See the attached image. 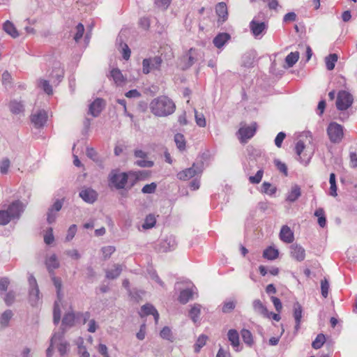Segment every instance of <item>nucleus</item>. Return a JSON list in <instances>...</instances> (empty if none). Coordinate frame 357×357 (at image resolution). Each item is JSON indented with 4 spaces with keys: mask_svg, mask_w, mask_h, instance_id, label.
Listing matches in <instances>:
<instances>
[{
    "mask_svg": "<svg viewBox=\"0 0 357 357\" xmlns=\"http://www.w3.org/2000/svg\"><path fill=\"white\" fill-rule=\"evenodd\" d=\"M174 102L165 96H158L150 103L151 112L157 116H167L175 110Z\"/></svg>",
    "mask_w": 357,
    "mask_h": 357,
    "instance_id": "obj_1",
    "label": "nucleus"
},
{
    "mask_svg": "<svg viewBox=\"0 0 357 357\" xmlns=\"http://www.w3.org/2000/svg\"><path fill=\"white\" fill-rule=\"evenodd\" d=\"M128 181V174L121 173L118 170H112L109 176V184L116 189H123L125 188Z\"/></svg>",
    "mask_w": 357,
    "mask_h": 357,
    "instance_id": "obj_2",
    "label": "nucleus"
},
{
    "mask_svg": "<svg viewBox=\"0 0 357 357\" xmlns=\"http://www.w3.org/2000/svg\"><path fill=\"white\" fill-rule=\"evenodd\" d=\"M327 134L331 142L339 143L343 138V128L335 122L331 123L327 128Z\"/></svg>",
    "mask_w": 357,
    "mask_h": 357,
    "instance_id": "obj_3",
    "label": "nucleus"
},
{
    "mask_svg": "<svg viewBox=\"0 0 357 357\" xmlns=\"http://www.w3.org/2000/svg\"><path fill=\"white\" fill-rule=\"evenodd\" d=\"M353 102L352 96L347 91H340L337 97L336 106L339 110H346Z\"/></svg>",
    "mask_w": 357,
    "mask_h": 357,
    "instance_id": "obj_4",
    "label": "nucleus"
},
{
    "mask_svg": "<svg viewBox=\"0 0 357 357\" xmlns=\"http://www.w3.org/2000/svg\"><path fill=\"white\" fill-rule=\"evenodd\" d=\"M200 172H201V170L194 163L191 167L187 168L184 170L179 172L177 174V177L179 180L188 181V180L193 178L194 176H195L197 174H199Z\"/></svg>",
    "mask_w": 357,
    "mask_h": 357,
    "instance_id": "obj_5",
    "label": "nucleus"
},
{
    "mask_svg": "<svg viewBox=\"0 0 357 357\" xmlns=\"http://www.w3.org/2000/svg\"><path fill=\"white\" fill-rule=\"evenodd\" d=\"M47 120V114L45 110H39L31 116V121L36 128L44 126Z\"/></svg>",
    "mask_w": 357,
    "mask_h": 357,
    "instance_id": "obj_6",
    "label": "nucleus"
},
{
    "mask_svg": "<svg viewBox=\"0 0 357 357\" xmlns=\"http://www.w3.org/2000/svg\"><path fill=\"white\" fill-rule=\"evenodd\" d=\"M257 130V123H254L250 126H243L238 130V134L242 142H245L247 139L254 136Z\"/></svg>",
    "mask_w": 357,
    "mask_h": 357,
    "instance_id": "obj_7",
    "label": "nucleus"
},
{
    "mask_svg": "<svg viewBox=\"0 0 357 357\" xmlns=\"http://www.w3.org/2000/svg\"><path fill=\"white\" fill-rule=\"evenodd\" d=\"M23 210L24 206L22 203L20 201L17 200L10 204L6 211L8 212L10 217L13 219L18 218Z\"/></svg>",
    "mask_w": 357,
    "mask_h": 357,
    "instance_id": "obj_8",
    "label": "nucleus"
},
{
    "mask_svg": "<svg viewBox=\"0 0 357 357\" xmlns=\"http://www.w3.org/2000/svg\"><path fill=\"white\" fill-rule=\"evenodd\" d=\"M268 25L264 22H258L252 20L250 23V29L252 33L255 37L261 35L265 30H266Z\"/></svg>",
    "mask_w": 357,
    "mask_h": 357,
    "instance_id": "obj_9",
    "label": "nucleus"
},
{
    "mask_svg": "<svg viewBox=\"0 0 357 357\" xmlns=\"http://www.w3.org/2000/svg\"><path fill=\"white\" fill-rule=\"evenodd\" d=\"M290 255L298 261H302L305 258V250L300 245L294 244L290 247Z\"/></svg>",
    "mask_w": 357,
    "mask_h": 357,
    "instance_id": "obj_10",
    "label": "nucleus"
},
{
    "mask_svg": "<svg viewBox=\"0 0 357 357\" xmlns=\"http://www.w3.org/2000/svg\"><path fill=\"white\" fill-rule=\"evenodd\" d=\"M104 107V101L101 98H96L90 105L89 112L93 116H98Z\"/></svg>",
    "mask_w": 357,
    "mask_h": 357,
    "instance_id": "obj_11",
    "label": "nucleus"
},
{
    "mask_svg": "<svg viewBox=\"0 0 357 357\" xmlns=\"http://www.w3.org/2000/svg\"><path fill=\"white\" fill-rule=\"evenodd\" d=\"M149 314H152L153 316L155 324H157L159 319L158 312L152 305L146 304L142 307L139 315L140 317H144Z\"/></svg>",
    "mask_w": 357,
    "mask_h": 357,
    "instance_id": "obj_12",
    "label": "nucleus"
},
{
    "mask_svg": "<svg viewBox=\"0 0 357 357\" xmlns=\"http://www.w3.org/2000/svg\"><path fill=\"white\" fill-rule=\"evenodd\" d=\"M97 193L91 188L83 189L79 192V197L86 202L93 203L97 199Z\"/></svg>",
    "mask_w": 357,
    "mask_h": 357,
    "instance_id": "obj_13",
    "label": "nucleus"
},
{
    "mask_svg": "<svg viewBox=\"0 0 357 357\" xmlns=\"http://www.w3.org/2000/svg\"><path fill=\"white\" fill-rule=\"evenodd\" d=\"M135 156L141 158L136 162V164L142 167H151L153 165V162L145 160L146 153L142 150H136L135 151Z\"/></svg>",
    "mask_w": 357,
    "mask_h": 357,
    "instance_id": "obj_14",
    "label": "nucleus"
},
{
    "mask_svg": "<svg viewBox=\"0 0 357 357\" xmlns=\"http://www.w3.org/2000/svg\"><path fill=\"white\" fill-rule=\"evenodd\" d=\"M280 238L287 243H291L294 241V233L288 226L284 225L282 227L280 232Z\"/></svg>",
    "mask_w": 357,
    "mask_h": 357,
    "instance_id": "obj_15",
    "label": "nucleus"
},
{
    "mask_svg": "<svg viewBox=\"0 0 357 357\" xmlns=\"http://www.w3.org/2000/svg\"><path fill=\"white\" fill-rule=\"evenodd\" d=\"M110 76L116 86H123L126 82V78L119 68H113L110 71Z\"/></svg>",
    "mask_w": 357,
    "mask_h": 357,
    "instance_id": "obj_16",
    "label": "nucleus"
},
{
    "mask_svg": "<svg viewBox=\"0 0 357 357\" xmlns=\"http://www.w3.org/2000/svg\"><path fill=\"white\" fill-rule=\"evenodd\" d=\"M215 12L218 16V20L225 22L228 17L227 7L225 3L220 2L215 6Z\"/></svg>",
    "mask_w": 357,
    "mask_h": 357,
    "instance_id": "obj_17",
    "label": "nucleus"
},
{
    "mask_svg": "<svg viewBox=\"0 0 357 357\" xmlns=\"http://www.w3.org/2000/svg\"><path fill=\"white\" fill-rule=\"evenodd\" d=\"M302 307L299 303H296L294 305V317L295 319L296 325H295V331L298 332L300 329L301 319H302Z\"/></svg>",
    "mask_w": 357,
    "mask_h": 357,
    "instance_id": "obj_18",
    "label": "nucleus"
},
{
    "mask_svg": "<svg viewBox=\"0 0 357 357\" xmlns=\"http://www.w3.org/2000/svg\"><path fill=\"white\" fill-rule=\"evenodd\" d=\"M229 39V34L227 33H221L214 38L213 44L216 47L221 48Z\"/></svg>",
    "mask_w": 357,
    "mask_h": 357,
    "instance_id": "obj_19",
    "label": "nucleus"
},
{
    "mask_svg": "<svg viewBox=\"0 0 357 357\" xmlns=\"http://www.w3.org/2000/svg\"><path fill=\"white\" fill-rule=\"evenodd\" d=\"M252 307L256 312L261 314L264 317L268 314V310L267 307L259 299H256L252 302Z\"/></svg>",
    "mask_w": 357,
    "mask_h": 357,
    "instance_id": "obj_20",
    "label": "nucleus"
},
{
    "mask_svg": "<svg viewBox=\"0 0 357 357\" xmlns=\"http://www.w3.org/2000/svg\"><path fill=\"white\" fill-rule=\"evenodd\" d=\"M228 339L231 342V344L235 348L236 351H238V348L239 346V335L236 330L230 329L228 331Z\"/></svg>",
    "mask_w": 357,
    "mask_h": 357,
    "instance_id": "obj_21",
    "label": "nucleus"
},
{
    "mask_svg": "<svg viewBox=\"0 0 357 357\" xmlns=\"http://www.w3.org/2000/svg\"><path fill=\"white\" fill-rule=\"evenodd\" d=\"M76 315L73 312L65 314L62 319V326L66 327H72L75 325Z\"/></svg>",
    "mask_w": 357,
    "mask_h": 357,
    "instance_id": "obj_22",
    "label": "nucleus"
},
{
    "mask_svg": "<svg viewBox=\"0 0 357 357\" xmlns=\"http://www.w3.org/2000/svg\"><path fill=\"white\" fill-rule=\"evenodd\" d=\"M301 195V188L298 185H295L291 188L290 192L288 193L287 200L290 202H294L298 199Z\"/></svg>",
    "mask_w": 357,
    "mask_h": 357,
    "instance_id": "obj_23",
    "label": "nucleus"
},
{
    "mask_svg": "<svg viewBox=\"0 0 357 357\" xmlns=\"http://www.w3.org/2000/svg\"><path fill=\"white\" fill-rule=\"evenodd\" d=\"M3 28V30L13 38H17L19 36L18 31L15 26L9 20H7L4 22Z\"/></svg>",
    "mask_w": 357,
    "mask_h": 357,
    "instance_id": "obj_24",
    "label": "nucleus"
},
{
    "mask_svg": "<svg viewBox=\"0 0 357 357\" xmlns=\"http://www.w3.org/2000/svg\"><path fill=\"white\" fill-rule=\"evenodd\" d=\"M279 252L277 249L270 246L263 252V257L268 260H274L278 257Z\"/></svg>",
    "mask_w": 357,
    "mask_h": 357,
    "instance_id": "obj_25",
    "label": "nucleus"
},
{
    "mask_svg": "<svg viewBox=\"0 0 357 357\" xmlns=\"http://www.w3.org/2000/svg\"><path fill=\"white\" fill-rule=\"evenodd\" d=\"M193 296V292L190 289H184L180 292L179 296H178V301L182 304L187 303Z\"/></svg>",
    "mask_w": 357,
    "mask_h": 357,
    "instance_id": "obj_26",
    "label": "nucleus"
},
{
    "mask_svg": "<svg viewBox=\"0 0 357 357\" xmlns=\"http://www.w3.org/2000/svg\"><path fill=\"white\" fill-rule=\"evenodd\" d=\"M58 334H62V338L61 340H57L54 345H56L57 349L60 354L61 356H63L64 354H66L69 344L67 343V342L63 340V332L59 333Z\"/></svg>",
    "mask_w": 357,
    "mask_h": 357,
    "instance_id": "obj_27",
    "label": "nucleus"
},
{
    "mask_svg": "<svg viewBox=\"0 0 357 357\" xmlns=\"http://www.w3.org/2000/svg\"><path fill=\"white\" fill-rule=\"evenodd\" d=\"M337 55L336 54H331L325 59V63L326 68L328 70H332L334 69L335 63L337 61Z\"/></svg>",
    "mask_w": 357,
    "mask_h": 357,
    "instance_id": "obj_28",
    "label": "nucleus"
},
{
    "mask_svg": "<svg viewBox=\"0 0 357 357\" xmlns=\"http://www.w3.org/2000/svg\"><path fill=\"white\" fill-rule=\"evenodd\" d=\"M45 264L49 271L56 269L59 266V261L55 255H52L48 258H47L45 261Z\"/></svg>",
    "mask_w": 357,
    "mask_h": 357,
    "instance_id": "obj_29",
    "label": "nucleus"
},
{
    "mask_svg": "<svg viewBox=\"0 0 357 357\" xmlns=\"http://www.w3.org/2000/svg\"><path fill=\"white\" fill-rule=\"evenodd\" d=\"M13 317V312L10 310H6L0 317V325L1 327H6L9 321Z\"/></svg>",
    "mask_w": 357,
    "mask_h": 357,
    "instance_id": "obj_30",
    "label": "nucleus"
},
{
    "mask_svg": "<svg viewBox=\"0 0 357 357\" xmlns=\"http://www.w3.org/2000/svg\"><path fill=\"white\" fill-rule=\"evenodd\" d=\"M61 338L62 334L54 333L53 335L51 338L50 345L47 349V357H52L54 344L57 342V340H61Z\"/></svg>",
    "mask_w": 357,
    "mask_h": 357,
    "instance_id": "obj_31",
    "label": "nucleus"
},
{
    "mask_svg": "<svg viewBox=\"0 0 357 357\" xmlns=\"http://www.w3.org/2000/svg\"><path fill=\"white\" fill-rule=\"evenodd\" d=\"M61 300L59 301H56L54 305L53 310V320L55 324H58L61 319V310H60V303Z\"/></svg>",
    "mask_w": 357,
    "mask_h": 357,
    "instance_id": "obj_32",
    "label": "nucleus"
},
{
    "mask_svg": "<svg viewBox=\"0 0 357 357\" xmlns=\"http://www.w3.org/2000/svg\"><path fill=\"white\" fill-rule=\"evenodd\" d=\"M299 59V52H294L289 53L285 59V61L289 67H292Z\"/></svg>",
    "mask_w": 357,
    "mask_h": 357,
    "instance_id": "obj_33",
    "label": "nucleus"
},
{
    "mask_svg": "<svg viewBox=\"0 0 357 357\" xmlns=\"http://www.w3.org/2000/svg\"><path fill=\"white\" fill-rule=\"evenodd\" d=\"M314 215L318 218V224L321 227H324L326 224L324 211L321 208H317L314 212Z\"/></svg>",
    "mask_w": 357,
    "mask_h": 357,
    "instance_id": "obj_34",
    "label": "nucleus"
},
{
    "mask_svg": "<svg viewBox=\"0 0 357 357\" xmlns=\"http://www.w3.org/2000/svg\"><path fill=\"white\" fill-rule=\"evenodd\" d=\"M201 313V305L199 304L194 305L190 310L189 315L191 319L196 322L199 319Z\"/></svg>",
    "mask_w": 357,
    "mask_h": 357,
    "instance_id": "obj_35",
    "label": "nucleus"
},
{
    "mask_svg": "<svg viewBox=\"0 0 357 357\" xmlns=\"http://www.w3.org/2000/svg\"><path fill=\"white\" fill-rule=\"evenodd\" d=\"M326 342V337L324 334L320 333L317 335L315 340L312 343V347L314 349H320Z\"/></svg>",
    "mask_w": 357,
    "mask_h": 357,
    "instance_id": "obj_36",
    "label": "nucleus"
},
{
    "mask_svg": "<svg viewBox=\"0 0 357 357\" xmlns=\"http://www.w3.org/2000/svg\"><path fill=\"white\" fill-rule=\"evenodd\" d=\"M121 273V267L120 265H114V268L107 271L106 277L109 279L116 278Z\"/></svg>",
    "mask_w": 357,
    "mask_h": 357,
    "instance_id": "obj_37",
    "label": "nucleus"
},
{
    "mask_svg": "<svg viewBox=\"0 0 357 357\" xmlns=\"http://www.w3.org/2000/svg\"><path fill=\"white\" fill-rule=\"evenodd\" d=\"M174 141L176 144L177 148L183 151L185 149V139L184 136L182 134L177 133L174 136Z\"/></svg>",
    "mask_w": 357,
    "mask_h": 357,
    "instance_id": "obj_38",
    "label": "nucleus"
},
{
    "mask_svg": "<svg viewBox=\"0 0 357 357\" xmlns=\"http://www.w3.org/2000/svg\"><path fill=\"white\" fill-rule=\"evenodd\" d=\"M156 223V219L152 214H149L145 218L144 223L142 225V227L145 229H151L155 226Z\"/></svg>",
    "mask_w": 357,
    "mask_h": 357,
    "instance_id": "obj_39",
    "label": "nucleus"
},
{
    "mask_svg": "<svg viewBox=\"0 0 357 357\" xmlns=\"http://www.w3.org/2000/svg\"><path fill=\"white\" fill-rule=\"evenodd\" d=\"M243 342L249 346L253 344V338L251 332L247 329H243L241 332Z\"/></svg>",
    "mask_w": 357,
    "mask_h": 357,
    "instance_id": "obj_40",
    "label": "nucleus"
},
{
    "mask_svg": "<svg viewBox=\"0 0 357 357\" xmlns=\"http://www.w3.org/2000/svg\"><path fill=\"white\" fill-rule=\"evenodd\" d=\"M329 183H330V195L333 197L337 196V185H336V181H335V174L334 173H331L330 174V178H329Z\"/></svg>",
    "mask_w": 357,
    "mask_h": 357,
    "instance_id": "obj_41",
    "label": "nucleus"
},
{
    "mask_svg": "<svg viewBox=\"0 0 357 357\" xmlns=\"http://www.w3.org/2000/svg\"><path fill=\"white\" fill-rule=\"evenodd\" d=\"M10 109L13 114H20L24 111L23 105L20 102L17 101L10 102Z\"/></svg>",
    "mask_w": 357,
    "mask_h": 357,
    "instance_id": "obj_42",
    "label": "nucleus"
},
{
    "mask_svg": "<svg viewBox=\"0 0 357 357\" xmlns=\"http://www.w3.org/2000/svg\"><path fill=\"white\" fill-rule=\"evenodd\" d=\"M208 337L205 335H201L197 338V340L195 344V352H199L201 348H202L206 343Z\"/></svg>",
    "mask_w": 357,
    "mask_h": 357,
    "instance_id": "obj_43",
    "label": "nucleus"
},
{
    "mask_svg": "<svg viewBox=\"0 0 357 357\" xmlns=\"http://www.w3.org/2000/svg\"><path fill=\"white\" fill-rule=\"evenodd\" d=\"M329 291V282L326 278L321 280V291L324 298H327Z\"/></svg>",
    "mask_w": 357,
    "mask_h": 357,
    "instance_id": "obj_44",
    "label": "nucleus"
},
{
    "mask_svg": "<svg viewBox=\"0 0 357 357\" xmlns=\"http://www.w3.org/2000/svg\"><path fill=\"white\" fill-rule=\"evenodd\" d=\"M160 337L163 339L167 340L170 342H173V337L171 329L165 326L160 331Z\"/></svg>",
    "mask_w": 357,
    "mask_h": 357,
    "instance_id": "obj_45",
    "label": "nucleus"
},
{
    "mask_svg": "<svg viewBox=\"0 0 357 357\" xmlns=\"http://www.w3.org/2000/svg\"><path fill=\"white\" fill-rule=\"evenodd\" d=\"M63 74L64 73L63 68L59 66L52 70L50 76L52 77H55L58 82H60L61 78L63 77Z\"/></svg>",
    "mask_w": 357,
    "mask_h": 357,
    "instance_id": "obj_46",
    "label": "nucleus"
},
{
    "mask_svg": "<svg viewBox=\"0 0 357 357\" xmlns=\"http://www.w3.org/2000/svg\"><path fill=\"white\" fill-rule=\"evenodd\" d=\"M75 34L74 36V40L76 42L79 41V40L82 38L84 32V26L82 23H79L75 27Z\"/></svg>",
    "mask_w": 357,
    "mask_h": 357,
    "instance_id": "obj_47",
    "label": "nucleus"
},
{
    "mask_svg": "<svg viewBox=\"0 0 357 357\" xmlns=\"http://www.w3.org/2000/svg\"><path fill=\"white\" fill-rule=\"evenodd\" d=\"M11 219L6 210L0 211V225H6L10 222Z\"/></svg>",
    "mask_w": 357,
    "mask_h": 357,
    "instance_id": "obj_48",
    "label": "nucleus"
},
{
    "mask_svg": "<svg viewBox=\"0 0 357 357\" xmlns=\"http://www.w3.org/2000/svg\"><path fill=\"white\" fill-rule=\"evenodd\" d=\"M261 188L264 193L268 195H273L276 192V188L268 182H264L261 185Z\"/></svg>",
    "mask_w": 357,
    "mask_h": 357,
    "instance_id": "obj_49",
    "label": "nucleus"
},
{
    "mask_svg": "<svg viewBox=\"0 0 357 357\" xmlns=\"http://www.w3.org/2000/svg\"><path fill=\"white\" fill-rule=\"evenodd\" d=\"M263 174L264 171L262 169H259L257 171L255 176H251L249 177L250 182L254 184L259 183L262 179Z\"/></svg>",
    "mask_w": 357,
    "mask_h": 357,
    "instance_id": "obj_50",
    "label": "nucleus"
},
{
    "mask_svg": "<svg viewBox=\"0 0 357 357\" xmlns=\"http://www.w3.org/2000/svg\"><path fill=\"white\" fill-rule=\"evenodd\" d=\"M40 86L43 89V91L48 95H52L53 93L52 86L50 84L49 82L45 79H41L40 81Z\"/></svg>",
    "mask_w": 357,
    "mask_h": 357,
    "instance_id": "obj_51",
    "label": "nucleus"
},
{
    "mask_svg": "<svg viewBox=\"0 0 357 357\" xmlns=\"http://www.w3.org/2000/svg\"><path fill=\"white\" fill-rule=\"evenodd\" d=\"M10 165V162L9 159L4 158L0 162V172L3 174H6L8 172V169Z\"/></svg>",
    "mask_w": 357,
    "mask_h": 357,
    "instance_id": "obj_52",
    "label": "nucleus"
},
{
    "mask_svg": "<svg viewBox=\"0 0 357 357\" xmlns=\"http://www.w3.org/2000/svg\"><path fill=\"white\" fill-rule=\"evenodd\" d=\"M54 240V235H53V229L52 227H50L45 236H44V241L46 244L47 245H50L51 243H53Z\"/></svg>",
    "mask_w": 357,
    "mask_h": 357,
    "instance_id": "obj_53",
    "label": "nucleus"
},
{
    "mask_svg": "<svg viewBox=\"0 0 357 357\" xmlns=\"http://www.w3.org/2000/svg\"><path fill=\"white\" fill-rule=\"evenodd\" d=\"M236 307V303L233 301L225 302L222 306V310L224 313L231 312Z\"/></svg>",
    "mask_w": 357,
    "mask_h": 357,
    "instance_id": "obj_54",
    "label": "nucleus"
},
{
    "mask_svg": "<svg viewBox=\"0 0 357 357\" xmlns=\"http://www.w3.org/2000/svg\"><path fill=\"white\" fill-rule=\"evenodd\" d=\"M151 68V59H144L142 61V71L144 74H149Z\"/></svg>",
    "mask_w": 357,
    "mask_h": 357,
    "instance_id": "obj_55",
    "label": "nucleus"
},
{
    "mask_svg": "<svg viewBox=\"0 0 357 357\" xmlns=\"http://www.w3.org/2000/svg\"><path fill=\"white\" fill-rule=\"evenodd\" d=\"M274 163H275V166L277 167L278 169L280 172L283 173L284 176H287L288 174L287 165L284 162H282L281 161H280L279 160H275L274 161Z\"/></svg>",
    "mask_w": 357,
    "mask_h": 357,
    "instance_id": "obj_56",
    "label": "nucleus"
},
{
    "mask_svg": "<svg viewBox=\"0 0 357 357\" xmlns=\"http://www.w3.org/2000/svg\"><path fill=\"white\" fill-rule=\"evenodd\" d=\"M151 59L152 70H160L162 60L160 56H155Z\"/></svg>",
    "mask_w": 357,
    "mask_h": 357,
    "instance_id": "obj_57",
    "label": "nucleus"
},
{
    "mask_svg": "<svg viewBox=\"0 0 357 357\" xmlns=\"http://www.w3.org/2000/svg\"><path fill=\"white\" fill-rule=\"evenodd\" d=\"M53 281H54V284L55 287L56 288L58 299L60 301L61 300V287H62L61 281L60 279H59L57 278H54Z\"/></svg>",
    "mask_w": 357,
    "mask_h": 357,
    "instance_id": "obj_58",
    "label": "nucleus"
},
{
    "mask_svg": "<svg viewBox=\"0 0 357 357\" xmlns=\"http://www.w3.org/2000/svg\"><path fill=\"white\" fill-rule=\"evenodd\" d=\"M102 251L103 253L104 259H106L110 257V256L114 252L115 248L114 246H106L102 248Z\"/></svg>",
    "mask_w": 357,
    "mask_h": 357,
    "instance_id": "obj_59",
    "label": "nucleus"
},
{
    "mask_svg": "<svg viewBox=\"0 0 357 357\" xmlns=\"http://www.w3.org/2000/svg\"><path fill=\"white\" fill-rule=\"evenodd\" d=\"M195 120H196L197 124L199 127L204 128L206 126V122L204 116L202 114H198L197 112H196V111H195Z\"/></svg>",
    "mask_w": 357,
    "mask_h": 357,
    "instance_id": "obj_60",
    "label": "nucleus"
},
{
    "mask_svg": "<svg viewBox=\"0 0 357 357\" xmlns=\"http://www.w3.org/2000/svg\"><path fill=\"white\" fill-rule=\"evenodd\" d=\"M156 184L155 183H151L150 184H146L145 185L143 188H142V192L143 193H147V194H150V193H153L155 192V189H156Z\"/></svg>",
    "mask_w": 357,
    "mask_h": 357,
    "instance_id": "obj_61",
    "label": "nucleus"
},
{
    "mask_svg": "<svg viewBox=\"0 0 357 357\" xmlns=\"http://www.w3.org/2000/svg\"><path fill=\"white\" fill-rule=\"evenodd\" d=\"M271 301H272V303H273V305H274V307L275 308V310L278 313H280L282 311V303H281L280 300L278 298L275 297V296H271Z\"/></svg>",
    "mask_w": 357,
    "mask_h": 357,
    "instance_id": "obj_62",
    "label": "nucleus"
},
{
    "mask_svg": "<svg viewBox=\"0 0 357 357\" xmlns=\"http://www.w3.org/2000/svg\"><path fill=\"white\" fill-rule=\"evenodd\" d=\"M76 232H77L76 225H72L68 230V233H67V235L66 237V241H69L72 240L74 238Z\"/></svg>",
    "mask_w": 357,
    "mask_h": 357,
    "instance_id": "obj_63",
    "label": "nucleus"
},
{
    "mask_svg": "<svg viewBox=\"0 0 357 357\" xmlns=\"http://www.w3.org/2000/svg\"><path fill=\"white\" fill-rule=\"evenodd\" d=\"M286 135L283 132H280L277 135L275 139V144L277 147L280 148L282 146V142L284 139Z\"/></svg>",
    "mask_w": 357,
    "mask_h": 357,
    "instance_id": "obj_64",
    "label": "nucleus"
}]
</instances>
